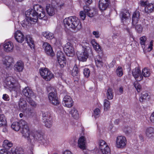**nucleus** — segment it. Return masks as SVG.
Returning a JSON list of instances; mask_svg holds the SVG:
<instances>
[{"label": "nucleus", "mask_w": 154, "mask_h": 154, "mask_svg": "<svg viewBox=\"0 0 154 154\" xmlns=\"http://www.w3.org/2000/svg\"><path fill=\"white\" fill-rule=\"evenodd\" d=\"M19 123L21 127V131L23 136L27 139L29 143L32 144L34 142V140H37L45 146H46L49 144V141L47 139H45L43 135L39 132L34 131L32 132L31 134L27 123L24 120L21 119Z\"/></svg>", "instance_id": "f257e3e1"}, {"label": "nucleus", "mask_w": 154, "mask_h": 154, "mask_svg": "<svg viewBox=\"0 0 154 154\" xmlns=\"http://www.w3.org/2000/svg\"><path fill=\"white\" fill-rule=\"evenodd\" d=\"M28 16L31 18L32 17L33 21L37 22L38 18L46 20L47 17L46 16L45 13L43 8L40 5H37L33 7V9H30L26 11Z\"/></svg>", "instance_id": "f03ea898"}, {"label": "nucleus", "mask_w": 154, "mask_h": 154, "mask_svg": "<svg viewBox=\"0 0 154 154\" xmlns=\"http://www.w3.org/2000/svg\"><path fill=\"white\" fill-rule=\"evenodd\" d=\"M63 22L66 28L78 31L82 27V23L80 20L75 16L65 18Z\"/></svg>", "instance_id": "7ed1b4c3"}, {"label": "nucleus", "mask_w": 154, "mask_h": 154, "mask_svg": "<svg viewBox=\"0 0 154 154\" xmlns=\"http://www.w3.org/2000/svg\"><path fill=\"white\" fill-rule=\"evenodd\" d=\"M5 86L11 91H14L16 93L19 87L18 82L11 76L6 78L4 81Z\"/></svg>", "instance_id": "20e7f679"}, {"label": "nucleus", "mask_w": 154, "mask_h": 154, "mask_svg": "<svg viewBox=\"0 0 154 154\" xmlns=\"http://www.w3.org/2000/svg\"><path fill=\"white\" fill-rule=\"evenodd\" d=\"M140 4L141 6L145 7V13L149 14L154 11V4L149 3L148 1L141 0Z\"/></svg>", "instance_id": "39448f33"}, {"label": "nucleus", "mask_w": 154, "mask_h": 154, "mask_svg": "<svg viewBox=\"0 0 154 154\" xmlns=\"http://www.w3.org/2000/svg\"><path fill=\"white\" fill-rule=\"evenodd\" d=\"M39 72L43 79L47 81H50L54 77L52 72L47 68H42L40 69Z\"/></svg>", "instance_id": "423d86ee"}, {"label": "nucleus", "mask_w": 154, "mask_h": 154, "mask_svg": "<svg viewBox=\"0 0 154 154\" xmlns=\"http://www.w3.org/2000/svg\"><path fill=\"white\" fill-rule=\"evenodd\" d=\"M42 119L46 127L50 128L52 124V119L50 113L46 112H42Z\"/></svg>", "instance_id": "0eeeda50"}, {"label": "nucleus", "mask_w": 154, "mask_h": 154, "mask_svg": "<svg viewBox=\"0 0 154 154\" xmlns=\"http://www.w3.org/2000/svg\"><path fill=\"white\" fill-rule=\"evenodd\" d=\"M127 140L126 138L122 136H119L116 138V146L118 148H123L126 146Z\"/></svg>", "instance_id": "6e6552de"}, {"label": "nucleus", "mask_w": 154, "mask_h": 154, "mask_svg": "<svg viewBox=\"0 0 154 154\" xmlns=\"http://www.w3.org/2000/svg\"><path fill=\"white\" fill-rule=\"evenodd\" d=\"M63 49L67 56L72 57L74 55V49L70 43H67L64 46Z\"/></svg>", "instance_id": "1a4fd4ad"}, {"label": "nucleus", "mask_w": 154, "mask_h": 154, "mask_svg": "<svg viewBox=\"0 0 154 154\" xmlns=\"http://www.w3.org/2000/svg\"><path fill=\"white\" fill-rule=\"evenodd\" d=\"M132 73L133 76L137 81H140L143 79V76L141 70L139 67H136L133 69L132 71Z\"/></svg>", "instance_id": "9d476101"}, {"label": "nucleus", "mask_w": 154, "mask_h": 154, "mask_svg": "<svg viewBox=\"0 0 154 154\" xmlns=\"http://www.w3.org/2000/svg\"><path fill=\"white\" fill-rule=\"evenodd\" d=\"M2 62L4 66L6 68H10L14 63V58L11 57L6 56L2 58Z\"/></svg>", "instance_id": "9b49d317"}, {"label": "nucleus", "mask_w": 154, "mask_h": 154, "mask_svg": "<svg viewBox=\"0 0 154 154\" xmlns=\"http://www.w3.org/2000/svg\"><path fill=\"white\" fill-rule=\"evenodd\" d=\"M77 55L78 60L82 62L86 61L88 57V51L82 50V51H77Z\"/></svg>", "instance_id": "f8f14e48"}, {"label": "nucleus", "mask_w": 154, "mask_h": 154, "mask_svg": "<svg viewBox=\"0 0 154 154\" xmlns=\"http://www.w3.org/2000/svg\"><path fill=\"white\" fill-rule=\"evenodd\" d=\"M49 101L53 104L57 105L59 104L60 102L56 93L51 92L48 94Z\"/></svg>", "instance_id": "ddd939ff"}, {"label": "nucleus", "mask_w": 154, "mask_h": 154, "mask_svg": "<svg viewBox=\"0 0 154 154\" xmlns=\"http://www.w3.org/2000/svg\"><path fill=\"white\" fill-rule=\"evenodd\" d=\"M25 14L26 18L22 21L21 24L23 27L28 28L31 26L32 23H35L36 22L33 21V20H32V18H31L30 17L27 16L26 11L25 12Z\"/></svg>", "instance_id": "4468645a"}, {"label": "nucleus", "mask_w": 154, "mask_h": 154, "mask_svg": "<svg viewBox=\"0 0 154 154\" xmlns=\"http://www.w3.org/2000/svg\"><path fill=\"white\" fill-rule=\"evenodd\" d=\"M42 46L45 52L47 55L51 57L54 55V53L51 46L47 42L44 43L43 44Z\"/></svg>", "instance_id": "2eb2a0df"}, {"label": "nucleus", "mask_w": 154, "mask_h": 154, "mask_svg": "<svg viewBox=\"0 0 154 154\" xmlns=\"http://www.w3.org/2000/svg\"><path fill=\"white\" fill-rule=\"evenodd\" d=\"M111 3L110 0H100L99 3V7L101 11L106 10Z\"/></svg>", "instance_id": "dca6fc26"}, {"label": "nucleus", "mask_w": 154, "mask_h": 154, "mask_svg": "<svg viewBox=\"0 0 154 154\" xmlns=\"http://www.w3.org/2000/svg\"><path fill=\"white\" fill-rule=\"evenodd\" d=\"M63 105L67 107H71L73 105V101L71 97L68 95H66L62 102Z\"/></svg>", "instance_id": "f3484780"}, {"label": "nucleus", "mask_w": 154, "mask_h": 154, "mask_svg": "<svg viewBox=\"0 0 154 154\" xmlns=\"http://www.w3.org/2000/svg\"><path fill=\"white\" fill-rule=\"evenodd\" d=\"M86 139L84 136H81L78 141V147L83 150L86 149Z\"/></svg>", "instance_id": "a211bd4d"}, {"label": "nucleus", "mask_w": 154, "mask_h": 154, "mask_svg": "<svg viewBox=\"0 0 154 154\" xmlns=\"http://www.w3.org/2000/svg\"><path fill=\"white\" fill-rule=\"evenodd\" d=\"M14 36L17 41L19 43H22L25 39L24 35L20 31L18 30L15 32Z\"/></svg>", "instance_id": "6ab92c4d"}, {"label": "nucleus", "mask_w": 154, "mask_h": 154, "mask_svg": "<svg viewBox=\"0 0 154 154\" xmlns=\"http://www.w3.org/2000/svg\"><path fill=\"white\" fill-rule=\"evenodd\" d=\"M140 17V13L139 11H136L133 13L132 19L133 25H135L137 24Z\"/></svg>", "instance_id": "aec40b11"}, {"label": "nucleus", "mask_w": 154, "mask_h": 154, "mask_svg": "<svg viewBox=\"0 0 154 154\" xmlns=\"http://www.w3.org/2000/svg\"><path fill=\"white\" fill-rule=\"evenodd\" d=\"M19 106L20 109L22 112L26 111L27 108V103L23 98H20L19 102Z\"/></svg>", "instance_id": "412c9836"}, {"label": "nucleus", "mask_w": 154, "mask_h": 154, "mask_svg": "<svg viewBox=\"0 0 154 154\" xmlns=\"http://www.w3.org/2000/svg\"><path fill=\"white\" fill-rule=\"evenodd\" d=\"M23 94L27 97H31L34 96V93L29 87H25L22 91Z\"/></svg>", "instance_id": "4be33fe9"}, {"label": "nucleus", "mask_w": 154, "mask_h": 154, "mask_svg": "<svg viewBox=\"0 0 154 154\" xmlns=\"http://www.w3.org/2000/svg\"><path fill=\"white\" fill-rule=\"evenodd\" d=\"M23 63L21 61H18L14 65V69L17 72H22L24 68Z\"/></svg>", "instance_id": "5701e85b"}, {"label": "nucleus", "mask_w": 154, "mask_h": 154, "mask_svg": "<svg viewBox=\"0 0 154 154\" xmlns=\"http://www.w3.org/2000/svg\"><path fill=\"white\" fill-rule=\"evenodd\" d=\"M85 12L88 17H91L94 15V11L93 9H91L87 5L84 6L83 7Z\"/></svg>", "instance_id": "b1692460"}, {"label": "nucleus", "mask_w": 154, "mask_h": 154, "mask_svg": "<svg viewBox=\"0 0 154 154\" xmlns=\"http://www.w3.org/2000/svg\"><path fill=\"white\" fill-rule=\"evenodd\" d=\"M46 10L47 14L50 16H52L55 14V9L52 5H47Z\"/></svg>", "instance_id": "393cba45"}, {"label": "nucleus", "mask_w": 154, "mask_h": 154, "mask_svg": "<svg viewBox=\"0 0 154 154\" xmlns=\"http://www.w3.org/2000/svg\"><path fill=\"white\" fill-rule=\"evenodd\" d=\"M96 66L97 67L101 68L103 65V62L102 57L99 55H97L95 58Z\"/></svg>", "instance_id": "a878e982"}, {"label": "nucleus", "mask_w": 154, "mask_h": 154, "mask_svg": "<svg viewBox=\"0 0 154 154\" xmlns=\"http://www.w3.org/2000/svg\"><path fill=\"white\" fill-rule=\"evenodd\" d=\"M4 49L7 52L11 51L14 48L13 44L11 42H8L4 45Z\"/></svg>", "instance_id": "bb28decb"}, {"label": "nucleus", "mask_w": 154, "mask_h": 154, "mask_svg": "<svg viewBox=\"0 0 154 154\" xmlns=\"http://www.w3.org/2000/svg\"><path fill=\"white\" fill-rule=\"evenodd\" d=\"M146 136L150 138L154 137V128L151 127L148 128L146 129Z\"/></svg>", "instance_id": "cd10ccee"}, {"label": "nucleus", "mask_w": 154, "mask_h": 154, "mask_svg": "<svg viewBox=\"0 0 154 154\" xmlns=\"http://www.w3.org/2000/svg\"><path fill=\"white\" fill-rule=\"evenodd\" d=\"M80 45H81L82 48V50L88 51L91 49V46L88 42L86 40H83L80 43Z\"/></svg>", "instance_id": "c85d7f7f"}, {"label": "nucleus", "mask_w": 154, "mask_h": 154, "mask_svg": "<svg viewBox=\"0 0 154 154\" xmlns=\"http://www.w3.org/2000/svg\"><path fill=\"white\" fill-rule=\"evenodd\" d=\"M26 40L27 43L31 49H34L35 45L34 42L30 36L27 35L26 37Z\"/></svg>", "instance_id": "c756f323"}, {"label": "nucleus", "mask_w": 154, "mask_h": 154, "mask_svg": "<svg viewBox=\"0 0 154 154\" xmlns=\"http://www.w3.org/2000/svg\"><path fill=\"white\" fill-rule=\"evenodd\" d=\"M141 73H142L143 77H148L150 75V70L149 68H145L142 70Z\"/></svg>", "instance_id": "7c9ffc66"}, {"label": "nucleus", "mask_w": 154, "mask_h": 154, "mask_svg": "<svg viewBox=\"0 0 154 154\" xmlns=\"http://www.w3.org/2000/svg\"><path fill=\"white\" fill-rule=\"evenodd\" d=\"M106 95L108 99L111 100L113 99L114 95L112 88H109L106 92Z\"/></svg>", "instance_id": "2f4dec72"}, {"label": "nucleus", "mask_w": 154, "mask_h": 154, "mask_svg": "<svg viewBox=\"0 0 154 154\" xmlns=\"http://www.w3.org/2000/svg\"><path fill=\"white\" fill-rule=\"evenodd\" d=\"M11 152L13 154H23V149L21 147H17L15 149H12Z\"/></svg>", "instance_id": "473e14b6"}, {"label": "nucleus", "mask_w": 154, "mask_h": 154, "mask_svg": "<svg viewBox=\"0 0 154 154\" xmlns=\"http://www.w3.org/2000/svg\"><path fill=\"white\" fill-rule=\"evenodd\" d=\"M13 146V143L8 140H5L3 144V147L7 149H9Z\"/></svg>", "instance_id": "72a5a7b5"}, {"label": "nucleus", "mask_w": 154, "mask_h": 154, "mask_svg": "<svg viewBox=\"0 0 154 154\" xmlns=\"http://www.w3.org/2000/svg\"><path fill=\"white\" fill-rule=\"evenodd\" d=\"M42 35L46 38L49 40L52 39L54 38L53 34L48 32H43Z\"/></svg>", "instance_id": "f704fd0d"}, {"label": "nucleus", "mask_w": 154, "mask_h": 154, "mask_svg": "<svg viewBox=\"0 0 154 154\" xmlns=\"http://www.w3.org/2000/svg\"><path fill=\"white\" fill-rule=\"evenodd\" d=\"M21 125L19 122H14L11 125L12 128L14 130L18 131L20 128Z\"/></svg>", "instance_id": "c9c22d12"}, {"label": "nucleus", "mask_w": 154, "mask_h": 154, "mask_svg": "<svg viewBox=\"0 0 154 154\" xmlns=\"http://www.w3.org/2000/svg\"><path fill=\"white\" fill-rule=\"evenodd\" d=\"M91 43L94 48L96 51H99L101 50L100 46L96 42L95 40H92L91 41Z\"/></svg>", "instance_id": "e433bc0d"}, {"label": "nucleus", "mask_w": 154, "mask_h": 154, "mask_svg": "<svg viewBox=\"0 0 154 154\" xmlns=\"http://www.w3.org/2000/svg\"><path fill=\"white\" fill-rule=\"evenodd\" d=\"M72 116L75 119L79 118V114L78 111L75 108H73L70 112Z\"/></svg>", "instance_id": "4c0bfd02"}, {"label": "nucleus", "mask_w": 154, "mask_h": 154, "mask_svg": "<svg viewBox=\"0 0 154 154\" xmlns=\"http://www.w3.org/2000/svg\"><path fill=\"white\" fill-rule=\"evenodd\" d=\"M6 125V121L5 116L0 114V127L5 126Z\"/></svg>", "instance_id": "58836bf2"}, {"label": "nucleus", "mask_w": 154, "mask_h": 154, "mask_svg": "<svg viewBox=\"0 0 154 154\" xmlns=\"http://www.w3.org/2000/svg\"><path fill=\"white\" fill-rule=\"evenodd\" d=\"M104 109L105 111H108L110 108V103L107 99H105L104 101Z\"/></svg>", "instance_id": "ea45409f"}, {"label": "nucleus", "mask_w": 154, "mask_h": 154, "mask_svg": "<svg viewBox=\"0 0 154 154\" xmlns=\"http://www.w3.org/2000/svg\"><path fill=\"white\" fill-rule=\"evenodd\" d=\"M120 16L122 17V20L127 19L130 16V14L128 11L122 12L120 14Z\"/></svg>", "instance_id": "a19ab883"}, {"label": "nucleus", "mask_w": 154, "mask_h": 154, "mask_svg": "<svg viewBox=\"0 0 154 154\" xmlns=\"http://www.w3.org/2000/svg\"><path fill=\"white\" fill-rule=\"evenodd\" d=\"M57 60L60 59H64L65 58L64 54L61 51H58L57 53Z\"/></svg>", "instance_id": "79ce46f5"}, {"label": "nucleus", "mask_w": 154, "mask_h": 154, "mask_svg": "<svg viewBox=\"0 0 154 154\" xmlns=\"http://www.w3.org/2000/svg\"><path fill=\"white\" fill-rule=\"evenodd\" d=\"M26 100L31 106L34 107H35L36 106V103L32 99L31 97L27 98Z\"/></svg>", "instance_id": "37998d69"}, {"label": "nucleus", "mask_w": 154, "mask_h": 154, "mask_svg": "<svg viewBox=\"0 0 154 154\" xmlns=\"http://www.w3.org/2000/svg\"><path fill=\"white\" fill-rule=\"evenodd\" d=\"M116 72L118 76L120 77L122 76L123 74L122 68L120 66L118 67L116 70Z\"/></svg>", "instance_id": "c03bdc74"}, {"label": "nucleus", "mask_w": 154, "mask_h": 154, "mask_svg": "<svg viewBox=\"0 0 154 154\" xmlns=\"http://www.w3.org/2000/svg\"><path fill=\"white\" fill-rule=\"evenodd\" d=\"M100 111L99 109L96 108L94 111L93 116L94 118H97L99 117L100 115Z\"/></svg>", "instance_id": "a18cd8bd"}, {"label": "nucleus", "mask_w": 154, "mask_h": 154, "mask_svg": "<svg viewBox=\"0 0 154 154\" xmlns=\"http://www.w3.org/2000/svg\"><path fill=\"white\" fill-rule=\"evenodd\" d=\"M100 148L101 150H102L103 148L107 146L106 145V142L103 140H101L99 143Z\"/></svg>", "instance_id": "49530a36"}, {"label": "nucleus", "mask_w": 154, "mask_h": 154, "mask_svg": "<svg viewBox=\"0 0 154 154\" xmlns=\"http://www.w3.org/2000/svg\"><path fill=\"white\" fill-rule=\"evenodd\" d=\"M103 154H110V150L108 146H106L103 148L102 150H101Z\"/></svg>", "instance_id": "de8ad7c7"}, {"label": "nucleus", "mask_w": 154, "mask_h": 154, "mask_svg": "<svg viewBox=\"0 0 154 154\" xmlns=\"http://www.w3.org/2000/svg\"><path fill=\"white\" fill-rule=\"evenodd\" d=\"M135 26V28L137 31L139 33H141L143 30V27L140 24H136L134 25Z\"/></svg>", "instance_id": "09e8293b"}, {"label": "nucleus", "mask_w": 154, "mask_h": 154, "mask_svg": "<svg viewBox=\"0 0 154 154\" xmlns=\"http://www.w3.org/2000/svg\"><path fill=\"white\" fill-rule=\"evenodd\" d=\"M59 65L61 68H63L66 65V58L64 59H60L57 60Z\"/></svg>", "instance_id": "8fccbe9b"}, {"label": "nucleus", "mask_w": 154, "mask_h": 154, "mask_svg": "<svg viewBox=\"0 0 154 154\" xmlns=\"http://www.w3.org/2000/svg\"><path fill=\"white\" fill-rule=\"evenodd\" d=\"M134 86L138 92L140 91L141 88L140 85L137 82L134 83Z\"/></svg>", "instance_id": "3c124183"}, {"label": "nucleus", "mask_w": 154, "mask_h": 154, "mask_svg": "<svg viewBox=\"0 0 154 154\" xmlns=\"http://www.w3.org/2000/svg\"><path fill=\"white\" fill-rule=\"evenodd\" d=\"M148 96V94L147 93L143 92L141 94V96L140 98V101L141 102H142L144 99H146Z\"/></svg>", "instance_id": "603ef678"}, {"label": "nucleus", "mask_w": 154, "mask_h": 154, "mask_svg": "<svg viewBox=\"0 0 154 154\" xmlns=\"http://www.w3.org/2000/svg\"><path fill=\"white\" fill-rule=\"evenodd\" d=\"M90 71L89 69L85 68L84 69L83 74L85 76L88 78L90 75Z\"/></svg>", "instance_id": "864d4df0"}, {"label": "nucleus", "mask_w": 154, "mask_h": 154, "mask_svg": "<svg viewBox=\"0 0 154 154\" xmlns=\"http://www.w3.org/2000/svg\"><path fill=\"white\" fill-rule=\"evenodd\" d=\"M29 114L31 116H34L35 114V112L33 108H28V109Z\"/></svg>", "instance_id": "5fc2aeb1"}, {"label": "nucleus", "mask_w": 154, "mask_h": 154, "mask_svg": "<svg viewBox=\"0 0 154 154\" xmlns=\"http://www.w3.org/2000/svg\"><path fill=\"white\" fill-rule=\"evenodd\" d=\"M140 43L142 45L144 46L145 42L146 39V37L145 36H143L140 38Z\"/></svg>", "instance_id": "6e6d98bb"}, {"label": "nucleus", "mask_w": 154, "mask_h": 154, "mask_svg": "<svg viewBox=\"0 0 154 154\" xmlns=\"http://www.w3.org/2000/svg\"><path fill=\"white\" fill-rule=\"evenodd\" d=\"M86 14L83 11H81L80 13V17L82 20H84L85 18Z\"/></svg>", "instance_id": "4d7b16f0"}, {"label": "nucleus", "mask_w": 154, "mask_h": 154, "mask_svg": "<svg viewBox=\"0 0 154 154\" xmlns=\"http://www.w3.org/2000/svg\"><path fill=\"white\" fill-rule=\"evenodd\" d=\"M0 154H11V153L7 150L4 149L0 150Z\"/></svg>", "instance_id": "13d9d810"}, {"label": "nucleus", "mask_w": 154, "mask_h": 154, "mask_svg": "<svg viewBox=\"0 0 154 154\" xmlns=\"http://www.w3.org/2000/svg\"><path fill=\"white\" fill-rule=\"evenodd\" d=\"M92 34L96 38H98L100 37V34L98 31H94L92 32Z\"/></svg>", "instance_id": "bf43d9fd"}, {"label": "nucleus", "mask_w": 154, "mask_h": 154, "mask_svg": "<svg viewBox=\"0 0 154 154\" xmlns=\"http://www.w3.org/2000/svg\"><path fill=\"white\" fill-rule=\"evenodd\" d=\"M2 98L5 101H8L10 100L9 96L7 94H4L3 95Z\"/></svg>", "instance_id": "052dcab7"}, {"label": "nucleus", "mask_w": 154, "mask_h": 154, "mask_svg": "<svg viewBox=\"0 0 154 154\" xmlns=\"http://www.w3.org/2000/svg\"><path fill=\"white\" fill-rule=\"evenodd\" d=\"M153 43V41L151 40L150 42L149 45L148 47V49H150V50H148L149 51H150L152 48Z\"/></svg>", "instance_id": "680f3d73"}, {"label": "nucleus", "mask_w": 154, "mask_h": 154, "mask_svg": "<svg viewBox=\"0 0 154 154\" xmlns=\"http://www.w3.org/2000/svg\"><path fill=\"white\" fill-rule=\"evenodd\" d=\"M85 4L88 5L91 4L92 2V0H84Z\"/></svg>", "instance_id": "e2e57ef3"}, {"label": "nucleus", "mask_w": 154, "mask_h": 154, "mask_svg": "<svg viewBox=\"0 0 154 154\" xmlns=\"http://www.w3.org/2000/svg\"><path fill=\"white\" fill-rule=\"evenodd\" d=\"M72 71L75 72H78V73L79 72V69L77 65H75L74 66Z\"/></svg>", "instance_id": "0e129e2a"}, {"label": "nucleus", "mask_w": 154, "mask_h": 154, "mask_svg": "<svg viewBox=\"0 0 154 154\" xmlns=\"http://www.w3.org/2000/svg\"><path fill=\"white\" fill-rule=\"evenodd\" d=\"M150 119L152 122L154 123V112L152 113L150 117Z\"/></svg>", "instance_id": "69168bd1"}, {"label": "nucleus", "mask_w": 154, "mask_h": 154, "mask_svg": "<svg viewBox=\"0 0 154 154\" xmlns=\"http://www.w3.org/2000/svg\"><path fill=\"white\" fill-rule=\"evenodd\" d=\"M79 73H78V72H75L72 71V74L73 76H77L78 75Z\"/></svg>", "instance_id": "338daca9"}, {"label": "nucleus", "mask_w": 154, "mask_h": 154, "mask_svg": "<svg viewBox=\"0 0 154 154\" xmlns=\"http://www.w3.org/2000/svg\"><path fill=\"white\" fill-rule=\"evenodd\" d=\"M63 154H72V153L69 151L66 150L64 151Z\"/></svg>", "instance_id": "774afa93"}]
</instances>
